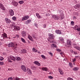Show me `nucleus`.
Wrapping results in <instances>:
<instances>
[{"label": "nucleus", "instance_id": "nucleus-1", "mask_svg": "<svg viewBox=\"0 0 80 80\" xmlns=\"http://www.w3.org/2000/svg\"><path fill=\"white\" fill-rule=\"evenodd\" d=\"M30 17L28 15L25 16H23L21 19L22 21H25V20H28Z\"/></svg>", "mask_w": 80, "mask_h": 80}, {"label": "nucleus", "instance_id": "nucleus-62", "mask_svg": "<svg viewBox=\"0 0 80 80\" xmlns=\"http://www.w3.org/2000/svg\"><path fill=\"white\" fill-rule=\"evenodd\" d=\"M17 36L18 38L19 37V36H18V35H17Z\"/></svg>", "mask_w": 80, "mask_h": 80}, {"label": "nucleus", "instance_id": "nucleus-36", "mask_svg": "<svg viewBox=\"0 0 80 80\" xmlns=\"http://www.w3.org/2000/svg\"><path fill=\"white\" fill-rule=\"evenodd\" d=\"M74 22L73 21H72L71 22V25H74Z\"/></svg>", "mask_w": 80, "mask_h": 80}, {"label": "nucleus", "instance_id": "nucleus-18", "mask_svg": "<svg viewBox=\"0 0 80 80\" xmlns=\"http://www.w3.org/2000/svg\"><path fill=\"white\" fill-rule=\"evenodd\" d=\"M10 26L11 28H15V23L14 22H12L11 24H10Z\"/></svg>", "mask_w": 80, "mask_h": 80}, {"label": "nucleus", "instance_id": "nucleus-46", "mask_svg": "<svg viewBox=\"0 0 80 80\" xmlns=\"http://www.w3.org/2000/svg\"><path fill=\"white\" fill-rule=\"evenodd\" d=\"M56 50L58 52H61V50L59 49H57Z\"/></svg>", "mask_w": 80, "mask_h": 80}, {"label": "nucleus", "instance_id": "nucleus-47", "mask_svg": "<svg viewBox=\"0 0 80 80\" xmlns=\"http://www.w3.org/2000/svg\"><path fill=\"white\" fill-rule=\"evenodd\" d=\"M48 78L50 79H52V78H53V77H52L51 76H49L48 77Z\"/></svg>", "mask_w": 80, "mask_h": 80}, {"label": "nucleus", "instance_id": "nucleus-57", "mask_svg": "<svg viewBox=\"0 0 80 80\" xmlns=\"http://www.w3.org/2000/svg\"><path fill=\"white\" fill-rule=\"evenodd\" d=\"M70 52L71 53H73V51L72 50H71Z\"/></svg>", "mask_w": 80, "mask_h": 80}, {"label": "nucleus", "instance_id": "nucleus-63", "mask_svg": "<svg viewBox=\"0 0 80 80\" xmlns=\"http://www.w3.org/2000/svg\"><path fill=\"white\" fill-rule=\"evenodd\" d=\"M48 16V14H46V16L47 17Z\"/></svg>", "mask_w": 80, "mask_h": 80}, {"label": "nucleus", "instance_id": "nucleus-20", "mask_svg": "<svg viewBox=\"0 0 80 80\" xmlns=\"http://www.w3.org/2000/svg\"><path fill=\"white\" fill-rule=\"evenodd\" d=\"M33 63L38 66H40V63L37 61H34Z\"/></svg>", "mask_w": 80, "mask_h": 80}, {"label": "nucleus", "instance_id": "nucleus-17", "mask_svg": "<svg viewBox=\"0 0 80 80\" xmlns=\"http://www.w3.org/2000/svg\"><path fill=\"white\" fill-rule=\"evenodd\" d=\"M22 37H25V36H26V35H27L26 34V32L24 31H22Z\"/></svg>", "mask_w": 80, "mask_h": 80}, {"label": "nucleus", "instance_id": "nucleus-28", "mask_svg": "<svg viewBox=\"0 0 80 80\" xmlns=\"http://www.w3.org/2000/svg\"><path fill=\"white\" fill-rule=\"evenodd\" d=\"M31 68H32V69H33V70H35V69H36V67H35V66H31Z\"/></svg>", "mask_w": 80, "mask_h": 80}, {"label": "nucleus", "instance_id": "nucleus-16", "mask_svg": "<svg viewBox=\"0 0 80 80\" xmlns=\"http://www.w3.org/2000/svg\"><path fill=\"white\" fill-rule=\"evenodd\" d=\"M14 29L16 30H20V27L17 26H14Z\"/></svg>", "mask_w": 80, "mask_h": 80}, {"label": "nucleus", "instance_id": "nucleus-15", "mask_svg": "<svg viewBox=\"0 0 80 80\" xmlns=\"http://www.w3.org/2000/svg\"><path fill=\"white\" fill-rule=\"evenodd\" d=\"M58 70L60 74H61V75H63V72L62 71V70L60 68H59Z\"/></svg>", "mask_w": 80, "mask_h": 80}, {"label": "nucleus", "instance_id": "nucleus-55", "mask_svg": "<svg viewBox=\"0 0 80 80\" xmlns=\"http://www.w3.org/2000/svg\"><path fill=\"white\" fill-rule=\"evenodd\" d=\"M22 42H23V43H26V42L25 41V40H22Z\"/></svg>", "mask_w": 80, "mask_h": 80}, {"label": "nucleus", "instance_id": "nucleus-52", "mask_svg": "<svg viewBox=\"0 0 80 80\" xmlns=\"http://www.w3.org/2000/svg\"><path fill=\"white\" fill-rule=\"evenodd\" d=\"M15 80H20V78H16Z\"/></svg>", "mask_w": 80, "mask_h": 80}, {"label": "nucleus", "instance_id": "nucleus-11", "mask_svg": "<svg viewBox=\"0 0 80 80\" xmlns=\"http://www.w3.org/2000/svg\"><path fill=\"white\" fill-rule=\"evenodd\" d=\"M56 33H57V34H58L59 35H60L62 34V31L60 30H56L55 31Z\"/></svg>", "mask_w": 80, "mask_h": 80}, {"label": "nucleus", "instance_id": "nucleus-33", "mask_svg": "<svg viewBox=\"0 0 80 80\" xmlns=\"http://www.w3.org/2000/svg\"><path fill=\"white\" fill-rule=\"evenodd\" d=\"M18 3L20 4H22V3H23V1H20Z\"/></svg>", "mask_w": 80, "mask_h": 80}, {"label": "nucleus", "instance_id": "nucleus-39", "mask_svg": "<svg viewBox=\"0 0 80 80\" xmlns=\"http://www.w3.org/2000/svg\"><path fill=\"white\" fill-rule=\"evenodd\" d=\"M3 5L2 4V3H0V8H2V7H3Z\"/></svg>", "mask_w": 80, "mask_h": 80}, {"label": "nucleus", "instance_id": "nucleus-32", "mask_svg": "<svg viewBox=\"0 0 80 80\" xmlns=\"http://www.w3.org/2000/svg\"><path fill=\"white\" fill-rule=\"evenodd\" d=\"M41 57H42V58H43V59H45V56H44L43 55H41Z\"/></svg>", "mask_w": 80, "mask_h": 80}, {"label": "nucleus", "instance_id": "nucleus-42", "mask_svg": "<svg viewBox=\"0 0 80 80\" xmlns=\"http://www.w3.org/2000/svg\"><path fill=\"white\" fill-rule=\"evenodd\" d=\"M76 61V58H74L72 60V62H73V63H75V62Z\"/></svg>", "mask_w": 80, "mask_h": 80}, {"label": "nucleus", "instance_id": "nucleus-64", "mask_svg": "<svg viewBox=\"0 0 80 80\" xmlns=\"http://www.w3.org/2000/svg\"><path fill=\"white\" fill-rule=\"evenodd\" d=\"M73 64L75 65V62H74V63H73Z\"/></svg>", "mask_w": 80, "mask_h": 80}, {"label": "nucleus", "instance_id": "nucleus-26", "mask_svg": "<svg viewBox=\"0 0 80 80\" xmlns=\"http://www.w3.org/2000/svg\"><path fill=\"white\" fill-rule=\"evenodd\" d=\"M22 53H27V51L25 49H22L21 51Z\"/></svg>", "mask_w": 80, "mask_h": 80}, {"label": "nucleus", "instance_id": "nucleus-23", "mask_svg": "<svg viewBox=\"0 0 80 80\" xmlns=\"http://www.w3.org/2000/svg\"><path fill=\"white\" fill-rule=\"evenodd\" d=\"M36 15L37 17L38 18H42V16H40L38 13H37L36 14Z\"/></svg>", "mask_w": 80, "mask_h": 80}, {"label": "nucleus", "instance_id": "nucleus-38", "mask_svg": "<svg viewBox=\"0 0 80 80\" xmlns=\"http://www.w3.org/2000/svg\"><path fill=\"white\" fill-rule=\"evenodd\" d=\"M69 65L70 66V67H72V63L69 62Z\"/></svg>", "mask_w": 80, "mask_h": 80}, {"label": "nucleus", "instance_id": "nucleus-56", "mask_svg": "<svg viewBox=\"0 0 80 80\" xmlns=\"http://www.w3.org/2000/svg\"><path fill=\"white\" fill-rule=\"evenodd\" d=\"M43 27L44 28H46V25H43Z\"/></svg>", "mask_w": 80, "mask_h": 80}, {"label": "nucleus", "instance_id": "nucleus-21", "mask_svg": "<svg viewBox=\"0 0 80 80\" xmlns=\"http://www.w3.org/2000/svg\"><path fill=\"white\" fill-rule=\"evenodd\" d=\"M79 69V68L77 67H74L73 68V70L74 71H77V70H78Z\"/></svg>", "mask_w": 80, "mask_h": 80}, {"label": "nucleus", "instance_id": "nucleus-13", "mask_svg": "<svg viewBox=\"0 0 80 80\" xmlns=\"http://www.w3.org/2000/svg\"><path fill=\"white\" fill-rule=\"evenodd\" d=\"M8 46L9 47H14V44L13 43V42H10L8 45Z\"/></svg>", "mask_w": 80, "mask_h": 80}, {"label": "nucleus", "instance_id": "nucleus-58", "mask_svg": "<svg viewBox=\"0 0 80 80\" xmlns=\"http://www.w3.org/2000/svg\"><path fill=\"white\" fill-rule=\"evenodd\" d=\"M61 19H63V18H64V16H62V17H61Z\"/></svg>", "mask_w": 80, "mask_h": 80}, {"label": "nucleus", "instance_id": "nucleus-44", "mask_svg": "<svg viewBox=\"0 0 80 80\" xmlns=\"http://www.w3.org/2000/svg\"><path fill=\"white\" fill-rule=\"evenodd\" d=\"M73 53L74 54H78V52H77V51H73Z\"/></svg>", "mask_w": 80, "mask_h": 80}, {"label": "nucleus", "instance_id": "nucleus-9", "mask_svg": "<svg viewBox=\"0 0 80 80\" xmlns=\"http://www.w3.org/2000/svg\"><path fill=\"white\" fill-rule=\"evenodd\" d=\"M9 13L11 16H13L14 15V12L12 9H10L9 10Z\"/></svg>", "mask_w": 80, "mask_h": 80}, {"label": "nucleus", "instance_id": "nucleus-41", "mask_svg": "<svg viewBox=\"0 0 80 80\" xmlns=\"http://www.w3.org/2000/svg\"><path fill=\"white\" fill-rule=\"evenodd\" d=\"M27 70L29 73H31V71L30 69H28Z\"/></svg>", "mask_w": 80, "mask_h": 80}, {"label": "nucleus", "instance_id": "nucleus-45", "mask_svg": "<svg viewBox=\"0 0 80 80\" xmlns=\"http://www.w3.org/2000/svg\"><path fill=\"white\" fill-rule=\"evenodd\" d=\"M67 79L68 80H73V79L70 78H68Z\"/></svg>", "mask_w": 80, "mask_h": 80}, {"label": "nucleus", "instance_id": "nucleus-34", "mask_svg": "<svg viewBox=\"0 0 80 80\" xmlns=\"http://www.w3.org/2000/svg\"><path fill=\"white\" fill-rule=\"evenodd\" d=\"M14 44V47L15 46H17V42H15L13 43Z\"/></svg>", "mask_w": 80, "mask_h": 80}, {"label": "nucleus", "instance_id": "nucleus-48", "mask_svg": "<svg viewBox=\"0 0 80 80\" xmlns=\"http://www.w3.org/2000/svg\"><path fill=\"white\" fill-rule=\"evenodd\" d=\"M8 80H13V79L12 78H9L8 79Z\"/></svg>", "mask_w": 80, "mask_h": 80}, {"label": "nucleus", "instance_id": "nucleus-53", "mask_svg": "<svg viewBox=\"0 0 80 80\" xmlns=\"http://www.w3.org/2000/svg\"><path fill=\"white\" fill-rule=\"evenodd\" d=\"M77 18L75 16L73 17V19H77Z\"/></svg>", "mask_w": 80, "mask_h": 80}, {"label": "nucleus", "instance_id": "nucleus-29", "mask_svg": "<svg viewBox=\"0 0 80 80\" xmlns=\"http://www.w3.org/2000/svg\"><path fill=\"white\" fill-rule=\"evenodd\" d=\"M33 52H37V50L35 49V48H32Z\"/></svg>", "mask_w": 80, "mask_h": 80}, {"label": "nucleus", "instance_id": "nucleus-35", "mask_svg": "<svg viewBox=\"0 0 80 80\" xmlns=\"http://www.w3.org/2000/svg\"><path fill=\"white\" fill-rule=\"evenodd\" d=\"M12 19L14 21L16 20L17 18H16L15 17H13L12 18Z\"/></svg>", "mask_w": 80, "mask_h": 80}, {"label": "nucleus", "instance_id": "nucleus-43", "mask_svg": "<svg viewBox=\"0 0 80 80\" xmlns=\"http://www.w3.org/2000/svg\"><path fill=\"white\" fill-rule=\"evenodd\" d=\"M0 60L1 61H2V60H3V57H0Z\"/></svg>", "mask_w": 80, "mask_h": 80}, {"label": "nucleus", "instance_id": "nucleus-37", "mask_svg": "<svg viewBox=\"0 0 80 80\" xmlns=\"http://www.w3.org/2000/svg\"><path fill=\"white\" fill-rule=\"evenodd\" d=\"M50 43H57V42H55V40L53 41H50Z\"/></svg>", "mask_w": 80, "mask_h": 80}, {"label": "nucleus", "instance_id": "nucleus-14", "mask_svg": "<svg viewBox=\"0 0 80 80\" xmlns=\"http://www.w3.org/2000/svg\"><path fill=\"white\" fill-rule=\"evenodd\" d=\"M74 8L76 9H80V5L79 4H76Z\"/></svg>", "mask_w": 80, "mask_h": 80}, {"label": "nucleus", "instance_id": "nucleus-2", "mask_svg": "<svg viewBox=\"0 0 80 80\" xmlns=\"http://www.w3.org/2000/svg\"><path fill=\"white\" fill-rule=\"evenodd\" d=\"M73 29H74V30H77L79 32L80 31V27L79 26L76 25L74 27H73Z\"/></svg>", "mask_w": 80, "mask_h": 80}, {"label": "nucleus", "instance_id": "nucleus-50", "mask_svg": "<svg viewBox=\"0 0 80 80\" xmlns=\"http://www.w3.org/2000/svg\"><path fill=\"white\" fill-rule=\"evenodd\" d=\"M17 50V46H16L15 47V48H14V51L15 50Z\"/></svg>", "mask_w": 80, "mask_h": 80}, {"label": "nucleus", "instance_id": "nucleus-61", "mask_svg": "<svg viewBox=\"0 0 80 80\" xmlns=\"http://www.w3.org/2000/svg\"><path fill=\"white\" fill-rule=\"evenodd\" d=\"M38 53H40V52L39 51H38Z\"/></svg>", "mask_w": 80, "mask_h": 80}, {"label": "nucleus", "instance_id": "nucleus-59", "mask_svg": "<svg viewBox=\"0 0 80 80\" xmlns=\"http://www.w3.org/2000/svg\"><path fill=\"white\" fill-rule=\"evenodd\" d=\"M21 40H25V39L22 38H21Z\"/></svg>", "mask_w": 80, "mask_h": 80}, {"label": "nucleus", "instance_id": "nucleus-54", "mask_svg": "<svg viewBox=\"0 0 80 80\" xmlns=\"http://www.w3.org/2000/svg\"><path fill=\"white\" fill-rule=\"evenodd\" d=\"M58 12L59 13V14H61V11L60 10Z\"/></svg>", "mask_w": 80, "mask_h": 80}, {"label": "nucleus", "instance_id": "nucleus-22", "mask_svg": "<svg viewBox=\"0 0 80 80\" xmlns=\"http://www.w3.org/2000/svg\"><path fill=\"white\" fill-rule=\"evenodd\" d=\"M42 69L43 71H45V72L48 71V69L47 68H42Z\"/></svg>", "mask_w": 80, "mask_h": 80}, {"label": "nucleus", "instance_id": "nucleus-27", "mask_svg": "<svg viewBox=\"0 0 80 80\" xmlns=\"http://www.w3.org/2000/svg\"><path fill=\"white\" fill-rule=\"evenodd\" d=\"M15 59L16 60L19 61V60H21V58H20L19 57H16L15 58Z\"/></svg>", "mask_w": 80, "mask_h": 80}, {"label": "nucleus", "instance_id": "nucleus-60", "mask_svg": "<svg viewBox=\"0 0 80 80\" xmlns=\"http://www.w3.org/2000/svg\"><path fill=\"white\" fill-rule=\"evenodd\" d=\"M60 55H63V52H60Z\"/></svg>", "mask_w": 80, "mask_h": 80}, {"label": "nucleus", "instance_id": "nucleus-5", "mask_svg": "<svg viewBox=\"0 0 80 80\" xmlns=\"http://www.w3.org/2000/svg\"><path fill=\"white\" fill-rule=\"evenodd\" d=\"M49 37L48 39H50V40L53 39L55 38V36L53 34H49Z\"/></svg>", "mask_w": 80, "mask_h": 80}, {"label": "nucleus", "instance_id": "nucleus-25", "mask_svg": "<svg viewBox=\"0 0 80 80\" xmlns=\"http://www.w3.org/2000/svg\"><path fill=\"white\" fill-rule=\"evenodd\" d=\"M28 38L30 40H32V37L30 35H28Z\"/></svg>", "mask_w": 80, "mask_h": 80}, {"label": "nucleus", "instance_id": "nucleus-4", "mask_svg": "<svg viewBox=\"0 0 80 80\" xmlns=\"http://www.w3.org/2000/svg\"><path fill=\"white\" fill-rule=\"evenodd\" d=\"M10 59H9V62H12V60H13V61L15 60V58L14 57L10 56Z\"/></svg>", "mask_w": 80, "mask_h": 80}, {"label": "nucleus", "instance_id": "nucleus-30", "mask_svg": "<svg viewBox=\"0 0 80 80\" xmlns=\"http://www.w3.org/2000/svg\"><path fill=\"white\" fill-rule=\"evenodd\" d=\"M75 48L77 49V50H80V48L78 47H77L76 46L75 47Z\"/></svg>", "mask_w": 80, "mask_h": 80}, {"label": "nucleus", "instance_id": "nucleus-3", "mask_svg": "<svg viewBox=\"0 0 80 80\" xmlns=\"http://www.w3.org/2000/svg\"><path fill=\"white\" fill-rule=\"evenodd\" d=\"M7 38V34L5 33H4L2 34L1 36V40H2L3 39H5V38Z\"/></svg>", "mask_w": 80, "mask_h": 80}, {"label": "nucleus", "instance_id": "nucleus-51", "mask_svg": "<svg viewBox=\"0 0 80 80\" xmlns=\"http://www.w3.org/2000/svg\"><path fill=\"white\" fill-rule=\"evenodd\" d=\"M3 62H0V65H3Z\"/></svg>", "mask_w": 80, "mask_h": 80}, {"label": "nucleus", "instance_id": "nucleus-49", "mask_svg": "<svg viewBox=\"0 0 80 80\" xmlns=\"http://www.w3.org/2000/svg\"><path fill=\"white\" fill-rule=\"evenodd\" d=\"M49 53L51 57H53V54L52 53L49 52Z\"/></svg>", "mask_w": 80, "mask_h": 80}, {"label": "nucleus", "instance_id": "nucleus-24", "mask_svg": "<svg viewBox=\"0 0 80 80\" xmlns=\"http://www.w3.org/2000/svg\"><path fill=\"white\" fill-rule=\"evenodd\" d=\"M54 47H57V45L54 44H52L51 45V48H54Z\"/></svg>", "mask_w": 80, "mask_h": 80}, {"label": "nucleus", "instance_id": "nucleus-19", "mask_svg": "<svg viewBox=\"0 0 80 80\" xmlns=\"http://www.w3.org/2000/svg\"><path fill=\"white\" fill-rule=\"evenodd\" d=\"M31 22V20L30 19H29L25 22V23L26 25H27L28 24V23H30Z\"/></svg>", "mask_w": 80, "mask_h": 80}, {"label": "nucleus", "instance_id": "nucleus-10", "mask_svg": "<svg viewBox=\"0 0 80 80\" xmlns=\"http://www.w3.org/2000/svg\"><path fill=\"white\" fill-rule=\"evenodd\" d=\"M52 17L53 18H54L55 20H58L60 18L59 16H57L55 15H52Z\"/></svg>", "mask_w": 80, "mask_h": 80}, {"label": "nucleus", "instance_id": "nucleus-12", "mask_svg": "<svg viewBox=\"0 0 80 80\" xmlns=\"http://www.w3.org/2000/svg\"><path fill=\"white\" fill-rule=\"evenodd\" d=\"M21 69L24 72H26L27 71V70H26V68H25V66L24 65H22L21 66Z\"/></svg>", "mask_w": 80, "mask_h": 80}, {"label": "nucleus", "instance_id": "nucleus-8", "mask_svg": "<svg viewBox=\"0 0 80 80\" xmlns=\"http://www.w3.org/2000/svg\"><path fill=\"white\" fill-rule=\"evenodd\" d=\"M5 21L6 23H10L11 22V20L8 18H5Z\"/></svg>", "mask_w": 80, "mask_h": 80}, {"label": "nucleus", "instance_id": "nucleus-31", "mask_svg": "<svg viewBox=\"0 0 80 80\" xmlns=\"http://www.w3.org/2000/svg\"><path fill=\"white\" fill-rule=\"evenodd\" d=\"M59 40H63V38L62 37H60L59 38Z\"/></svg>", "mask_w": 80, "mask_h": 80}, {"label": "nucleus", "instance_id": "nucleus-6", "mask_svg": "<svg viewBox=\"0 0 80 80\" xmlns=\"http://www.w3.org/2000/svg\"><path fill=\"white\" fill-rule=\"evenodd\" d=\"M67 47H68V48H70L72 47V45H71V42L70 41H68V42L67 43Z\"/></svg>", "mask_w": 80, "mask_h": 80}, {"label": "nucleus", "instance_id": "nucleus-40", "mask_svg": "<svg viewBox=\"0 0 80 80\" xmlns=\"http://www.w3.org/2000/svg\"><path fill=\"white\" fill-rule=\"evenodd\" d=\"M1 9H2V10H5V8L4 7V6H3V7Z\"/></svg>", "mask_w": 80, "mask_h": 80}, {"label": "nucleus", "instance_id": "nucleus-7", "mask_svg": "<svg viewBox=\"0 0 80 80\" xmlns=\"http://www.w3.org/2000/svg\"><path fill=\"white\" fill-rule=\"evenodd\" d=\"M12 3L13 5L15 6H17L18 5V2L15 1H12Z\"/></svg>", "mask_w": 80, "mask_h": 80}]
</instances>
